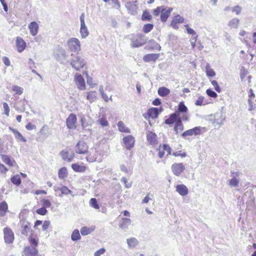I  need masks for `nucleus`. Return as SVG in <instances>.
Wrapping results in <instances>:
<instances>
[{
    "label": "nucleus",
    "mask_w": 256,
    "mask_h": 256,
    "mask_svg": "<svg viewBox=\"0 0 256 256\" xmlns=\"http://www.w3.org/2000/svg\"><path fill=\"white\" fill-rule=\"evenodd\" d=\"M71 56L72 58L70 60V64L76 70H80L86 64V61L82 56L78 54H72Z\"/></svg>",
    "instance_id": "nucleus-1"
},
{
    "label": "nucleus",
    "mask_w": 256,
    "mask_h": 256,
    "mask_svg": "<svg viewBox=\"0 0 256 256\" xmlns=\"http://www.w3.org/2000/svg\"><path fill=\"white\" fill-rule=\"evenodd\" d=\"M67 44L69 50L72 52H78L80 50V42L76 38H72L69 39Z\"/></svg>",
    "instance_id": "nucleus-2"
},
{
    "label": "nucleus",
    "mask_w": 256,
    "mask_h": 256,
    "mask_svg": "<svg viewBox=\"0 0 256 256\" xmlns=\"http://www.w3.org/2000/svg\"><path fill=\"white\" fill-rule=\"evenodd\" d=\"M54 57L60 64L64 63L67 58L65 50L58 46L54 53Z\"/></svg>",
    "instance_id": "nucleus-3"
},
{
    "label": "nucleus",
    "mask_w": 256,
    "mask_h": 256,
    "mask_svg": "<svg viewBox=\"0 0 256 256\" xmlns=\"http://www.w3.org/2000/svg\"><path fill=\"white\" fill-rule=\"evenodd\" d=\"M80 34L82 38H86L89 33L84 22V14L82 13L80 16Z\"/></svg>",
    "instance_id": "nucleus-4"
},
{
    "label": "nucleus",
    "mask_w": 256,
    "mask_h": 256,
    "mask_svg": "<svg viewBox=\"0 0 256 256\" xmlns=\"http://www.w3.org/2000/svg\"><path fill=\"white\" fill-rule=\"evenodd\" d=\"M4 242L6 244H12L14 240V234L12 230L8 228H5L3 230Z\"/></svg>",
    "instance_id": "nucleus-5"
},
{
    "label": "nucleus",
    "mask_w": 256,
    "mask_h": 256,
    "mask_svg": "<svg viewBox=\"0 0 256 256\" xmlns=\"http://www.w3.org/2000/svg\"><path fill=\"white\" fill-rule=\"evenodd\" d=\"M75 152L79 154H86L88 152V146L84 141L78 142L75 146Z\"/></svg>",
    "instance_id": "nucleus-6"
},
{
    "label": "nucleus",
    "mask_w": 256,
    "mask_h": 256,
    "mask_svg": "<svg viewBox=\"0 0 256 256\" xmlns=\"http://www.w3.org/2000/svg\"><path fill=\"white\" fill-rule=\"evenodd\" d=\"M202 128L200 126H196L193 128L188 130L184 132L182 134V136L184 138H186V136H192L200 134L202 132Z\"/></svg>",
    "instance_id": "nucleus-7"
},
{
    "label": "nucleus",
    "mask_w": 256,
    "mask_h": 256,
    "mask_svg": "<svg viewBox=\"0 0 256 256\" xmlns=\"http://www.w3.org/2000/svg\"><path fill=\"white\" fill-rule=\"evenodd\" d=\"M20 225L22 234L26 236L30 230V223L27 220L22 219L20 220Z\"/></svg>",
    "instance_id": "nucleus-8"
},
{
    "label": "nucleus",
    "mask_w": 256,
    "mask_h": 256,
    "mask_svg": "<svg viewBox=\"0 0 256 256\" xmlns=\"http://www.w3.org/2000/svg\"><path fill=\"white\" fill-rule=\"evenodd\" d=\"M172 170L174 175L179 176L185 170V167L182 163H174L172 166Z\"/></svg>",
    "instance_id": "nucleus-9"
},
{
    "label": "nucleus",
    "mask_w": 256,
    "mask_h": 256,
    "mask_svg": "<svg viewBox=\"0 0 256 256\" xmlns=\"http://www.w3.org/2000/svg\"><path fill=\"white\" fill-rule=\"evenodd\" d=\"M76 116L74 114H70L66 118V126L69 129L76 128Z\"/></svg>",
    "instance_id": "nucleus-10"
},
{
    "label": "nucleus",
    "mask_w": 256,
    "mask_h": 256,
    "mask_svg": "<svg viewBox=\"0 0 256 256\" xmlns=\"http://www.w3.org/2000/svg\"><path fill=\"white\" fill-rule=\"evenodd\" d=\"M76 85L80 90H84L86 88L85 81L82 76L76 74L74 76Z\"/></svg>",
    "instance_id": "nucleus-11"
},
{
    "label": "nucleus",
    "mask_w": 256,
    "mask_h": 256,
    "mask_svg": "<svg viewBox=\"0 0 256 256\" xmlns=\"http://www.w3.org/2000/svg\"><path fill=\"white\" fill-rule=\"evenodd\" d=\"M38 254V250L36 248L26 246L24 248L22 256H36Z\"/></svg>",
    "instance_id": "nucleus-12"
},
{
    "label": "nucleus",
    "mask_w": 256,
    "mask_h": 256,
    "mask_svg": "<svg viewBox=\"0 0 256 256\" xmlns=\"http://www.w3.org/2000/svg\"><path fill=\"white\" fill-rule=\"evenodd\" d=\"M123 142L126 148L130 150L134 147L135 140L132 136L129 135L123 138Z\"/></svg>",
    "instance_id": "nucleus-13"
},
{
    "label": "nucleus",
    "mask_w": 256,
    "mask_h": 256,
    "mask_svg": "<svg viewBox=\"0 0 256 256\" xmlns=\"http://www.w3.org/2000/svg\"><path fill=\"white\" fill-rule=\"evenodd\" d=\"M172 8H164L160 14L162 22H165L169 17Z\"/></svg>",
    "instance_id": "nucleus-14"
},
{
    "label": "nucleus",
    "mask_w": 256,
    "mask_h": 256,
    "mask_svg": "<svg viewBox=\"0 0 256 256\" xmlns=\"http://www.w3.org/2000/svg\"><path fill=\"white\" fill-rule=\"evenodd\" d=\"M16 46L18 48V51L19 52H22L26 48V43L22 38L17 37L16 40Z\"/></svg>",
    "instance_id": "nucleus-15"
},
{
    "label": "nucleus",
    "mask_w": 256,
    "mask_h": 256,
    "mask_svg": "<svg viewBox=\"0 0 256 256\" xmlns=\"http://www.w3.org/2000/svg\"><path fill=\"white\" fill-rule=\"evenodd\" d=\"M160 57L159 54H146L143 57V60L144 62H156Z\"/></svg>",
    "instance_id": "nucleus-16"
},
{
    "label": "nucleus",
    "mask_w": 256,
    "mask_h": 256,
    "mask_svg": "<svg viewBox=\"0 0 256 256\" xmlns=\"http://www.w3.org/2000/svg\"><path fill=\"white\" fill-rule=\"evenodd\" d=\"M176 188V191L182 196H185L188 194V188L184 184H178Z\"/></svg>",
    "instance_id": "nucleus-17"
},
{
    "label": "nucleus",
    "mask_w": 256,
    "mask_h": 256,
    "mask_svg": "<svg viewBox=\"0 0 256 256\" xmlns=\"http://www.w3.org/2000/svg\"><path fill=\"white\" fill-rule=\"evenodd\" d=\"M131 222L132 220L130 218H122V222L119 224V226L124 231H126Z\"/></svg>",
    "instance_id": "nucleus-18"
},
{
    "label": "nucleus",
    "mask_w": 256,
    "mask_h": 256,
    "mask_svg": "<svg viewBox=\"0 0 256 256\" xmlns=\"http://www.w3.org/2000/svg\"><path fill=\"white\" fill-rule=\"evenodd\" d=\"M30 33L33 36H35L38 32V26L36 22H32L28 26Z\"/></svg>",
    "instance_id": "nucleus-19"
},
{
    "label": "nucleus",
    "mask_w": 256,
    "mask_h": 256,
    "mask_svg": "<svg viewBox=\"0 0 256 256\" xmlns=\"http://www.w3.org/2000/svg\"><path fill=\"white\" fill-rule=\"evenodd\" d=\"M147 140L151 145H154L156 144L157 136L154 132H149L146 134Z\"/></svg>",
    "instance_id": "nucleus-20"
},
{
    "label": "nucleus",
    "mask_w": 256,
    "mask_h": 256,
    "mask_svg": "<svg viewBox=\"0 0 256 256\" xmlns=\"http://www.w3.org/2000/svg\"><path fill=\"white\" fill-rule=\"evenodd\" d=\"M178 120H180V118L178 117V114L176 112H174L172 114L169 118L165 120L164 122L166 124H171L174 122L176 123Z\"/></svg>",
    "instance_id": "nucleus-21"
},
{
    "label": "nucleus",
    "mask_w": 256,
    "mask_h": 256,
    "mask_svg": "<svg viewBox=\"0 0 256 256\" xmlns=\"http://www.w3.org/2000/svg\"><path fill=\"white\" fill-rule=\"evenodd\" d=\"M138 2L137 0L134 2H129L126 4V8L131 12L132 14H134L138 9V6L136 3Z\"/></svg>",
    "instance_id": "nucleus-22"
},
{
    "label": "nucleus",
    "mask_w": 256,
    "mask_h": 256,
    "mask_svg": "<svg viewBox=\"0 0 256 256\" xmlns=\"http://www.w3.org/2000/svg\"><path fill=\"white\" fill-rule=\"evenodd\" d=\"M160 112L159 111L158 108H152L149 109L148 112V114L150 116V117L152 118H155L158 116Z\"/></svg>",
    "instance_id": "nucleus-23"
},
{
    "label": "nucleus",
    "mask_w": 256,
    "mask_h": 256,
    "mask_svg": "<svg viewBox=\"0 0 256 256\" xmlns=\"http://www.w3.org/2000/svg\"><path fill=\"white\" fill-rule=\"evenodd\" d=\"M8 210V206L4 201L0 203V216H5L6 212Z\"/></svg>",
    "instance_id": "nucleus-24"
},
{
    "label": "nucleus",
    "mask_w": 256,
    "mask_h": 256,
    "mask_svg": "<svg viewBox=\"0 0 256 256\" xmlns=\"http://www.w3.org/2000/svg\"><path fill=\"white\" fill-rule=\"evenodd\" d=\"M86 160L90 162H92L97 161L99 162H101L102 160V156L98 157L97 154H95L94 156L92 154H89L86 157Z\"/></svg>",
    "instance_id": "nucleus-25"
},
{
    "label": "nucleus",
    "mask_w": 256,
    "mask_h": 256,
    "mask_svg": "<svg viewBox=\"0 0 256 256\" xmlns=\"http://www.w3.org/2000/svg\"><path fill=\"white\" fill-rule=\"evenodd\" d=\"M158 94L162 97L166 96L170 93V90L166 87H160L158 90Z\"/></svg>",
    "instance_id": "nucleus-26"
},
{
    "label": "nucleus",
    "mask_w": 256,
    "mask_h": 256,
    "mask_svg": "<svg viewBox=\"0 0 256 256\" xmlns=\"http://www.w3.org/2000/svg\"><path fill=\"white\" fill-rule=\"evenodd\" d=\"M240 24V20L237 18L232 19L228 23V26L231 28H237Z\"/></svg>",
    "instance_id": "nucleus-27"
},
{
    "label": "nucleus",
    "mask_w": 256,
    "mask_h": 256,
    "mask_svg": "<svg viewBox=\"0 0 256 256\" xmlns=\"http://www.w3.org/2000/svg\"><path fill=\"white\" fill-rule=\"evenodd\" d=\"M224 120V118L222 113L216 114L214 116V122L219 125H222Z\"/></svg>",
    "instance_id": "nucleus-28"
},
{
    "label": "nucleus",
    "mask_w": 256,
    "mask_h": 256,
    "mask_svg": "<svg viewBox=\"0 0 256 256\" xmlns=\"http://www.w3.org/2000/svg\"><path fill=\"white\" fill-rule=\"evenodd\" d=\"M58 178L60 179H63L67 177L68 172L67 169L66 167H62L58 170Z\"/></svg>",
    "instance_id": "nucleus-29"
},
{
    "label": "nucleus",
    "mask_w": 256,
    "mask_h": 256,
    "mask_svg": "<svg viewBox=\"0 0 256 256\" xmlns=\"http://www.w3.org/2000/svg\"><path fill=\"white\" fill-rule=\"evenodd\" d=\"M73 170L76 172H84L86 170V166H80L77 164H73L72 165Z\"/></svg>",
    "instance_id": "nucleus-30"
},
{
    "label": "nucleus",
    "mask_w": 256,
    "mask_h": 256,
    "mask_svg": "<svg viewBox=\"0 0 256 256\" xmlns=\"http://www.w3.org/2000/svg\"><path fill=\"white\" fill-rule=\"evenodd\" d=\"M141 40L142 42L137 39L132 40L131 44L132 46L134 48H138L142 46L146 42V40L142 39Z\"/></svg>",
    "instance_id": "nucleus-31"
},
{
    "label": "nucleus",
    "mask_w": 256,
    "mask_h": 256,
    "mask_svg": "<svg viewBox=\"0 0 256 256\" xmlns=\"http://www.w3.org/2000/svg\"><path fill=\"white\" fill-rule=\"evenodd\" d=\"M206 72L208 76L213 77L216 76V72L214 70L210 67L209 64H207L206 66Z\"/></svg>",
    "instance_id": "nucleus-32"
},
{
    "label": "nucleus",
    "mask_w": 256,
    "mask_h": 256,
    "mask_svg": "<svg viewBox=\"0 0 256 256\" xmlns=\"http://www.w3.org/2000/svg\"><path fill=\"white\" fill-rule=\"evenodd\" d=\"M174 130L176 132V134H178V130H180V131H182L184 130V126L182 124L181 120H178V121L176 122L175 124V126L174 127Z\"/></svg>",
    "instance_id": "nucleus-33"
},
{
    "label": "nucleus",
    "mask_w": 256,
    "mask_h": 256,
    "mask_svg": "<svg viewBox=\"0 0 256 256\" xmlns=\"http://www.w3.org/2000/svg\"><path fill=\"white\" fill-rule=\"evenodd\" d=\"M81 236L80 234L79 230L78 229H75L72 232L71 235V239L73 241H76L80 240Z\"/></svg>",
    "instance_id": "nucleus-34"
},
{
    "label": "nucleus",
    "mask_w": 256,
    "mask_h": 256,
    "mask_svg": "<svg viewBox=\"0 0 256 256\" xmlns=\"http://www.w3.org/2000/svg\"><path fill=\"white\" fill-rule=\"evenodd\" d=\"M60 155L61 157L62 158V160H67L68 162H70L72 161L73 156L72 157H68V151L65 150H62L60 152Z\"/></svg>",
    "instance_id": "nucleus-35"
},
{
    "label": "nucleus",
    "mask_w": 256,
    "mask_h": 256,
    "mask_svg": "<svg viewBox=\"0 0 256 256\" xmlns=\"http://www.w3.org/2000/svg\"><path fill=\"white\" fill-rule=\"evenodd\" d=\"M127 243L130 248H134L138 244V241L136 238H132L127 239Z\"/></svg>",
    "instance_id": "nucleus-36"
},
{
    "label": "nucleus",
    "mask_w": 256,
    "mask_h": 256,
    "mask_svg": "<svg viewBox=\"0 0 256 256\" xmlns=\"http://www.w3.org/2000/svg\"><path fill=\"white\" fill-rule=\"evenodd\" d=\"M96 92H87L86 99L90 102H94L96 99Z\"/></svg>",
    "instance_id": "nucleus-37"
},
{
    "label": "nucleus",
    "mask_w": 256,
    "mask_h": 256,
    "mask_svg": "<svg viewBox=\"0 0 256 256\" xmlns=\"http://www.w3.org/2000/svg\"><path fill=\"white\" fill-rule=\"evenodd\" d=\"M239 180L235 176H234L231 180H228V184L231 187H237L238 186Z\"/></svg>",
    "instance_id": "nucleus-38"
},
{
    "label": "nucleus",
    "mask_w": 256,
    "mask_h": 256,
    "mask_svg": "<svg viewBox=\"0 0 256 256\" xmlns=\"http://www.w3.org/2000/svg\"><path fill=\"white\" fill-rule=\"evenodd\" d=\"M149 43H150L152 44V46L150 47V49L156 50L158 51L160 50L161 46L154 40H149Z\"/></svg>",
    "instance_id": "nucleus-39"
},
{
    "label": "nucleus",
    "mask_w": 256,
    "mask_h": 256,
    "mask_svg": "<svg viewBox=\"0 0 256 256\" xmlns=\"http://www.w3.org/2000/svg\"><path fill=\"white\" fill-rule=\"evenodd\" d=\"M60 192L61 193L60 194H58V196H62V195L66 194L68 195V194H71L72 192L71 190H69L68 187L66 186H62L60 188Z\"/></svg>",
    "instance_id": "nucleus-40"
},
{
    "label": "nucleus",
    "mask_w": 256,
    "mask_h": 256,
    "mask_svg": "<svg viewBox=\"0 0 256 256\" xmlns=\"http://www.w3.org/2000/svg\"><path fill=\"white\" fill-rule=\"evenodd\" d=\"M152 19V16L150 12L146 10L144 11L142 16V20L150 21Z\"/></svg>",
    "instance_id": "nucleus-41"
},
{
    "label": "nucleus",
    "mask_w": 256,
    "mask_h": 256,
    "mask_svg": "<svg viewBox=\"0 0 256 256\" xmlns=\"http://www.w3.org/2000/svg\"><path fill=\"white\" fill-rule=\"evenodd\" d=\"M178 111L180 113H185L187 112L188 108L184 105V102H182L179 104Z\"/></svg>",
    "instance_id": "nucleus-42"
},
{
    "label": "nucleus",
    "mask_w": 256,
    "mask_h": 256,
    "mask_svg": "<svg viewBox=\"0 0 256 256\" xmlns=\"http://www.w3.org/2000/svg\"><path fill=\"white\" fill-rule=\"evenodd\" d=\"M10 180L16 186H19L21 184V179L18 175L13 176Z\"/></svg>",
    "instance_id": "nucleus-43"
},
{
    "label": "nucleus",
    "mask_w": 256,
    "mask_h": 256,
    "mask_svg": "<svg viewBox=\"0 0 256 256\" xmlns=\"http://www.w3.org/2000/svg\"><path fill=\"white\" fill-rule=\"evenodd\" d=\"M118 126L120 131L122 132H130L129 129L126 127L125 125L122 122H119L118 124Z\"/></svg>",
    "instance_id": "nucleus-44"
},
{
    "label": "nucleus",
    "mask_w": 256,
    "mask_h": 256,
    "mask_svg": "<svg viewBox=\"0 0 256 256\" xmlns=\"http://www.w3.org/2000/svg\"><path fill=\"white\" fill-rule=\"evenodd\" d=\"M2 159L5 164L9 166H12V163L10 161V158L8 156L5 154H1Z\"/></svg>",
    "instance_id": "nucleus-45"
},
{
    "label": "nucleus",
    "mask_w": 256,
    "mask_h": 256,
    "mask_svg": "<svg viewBox=\"0 0 256 256\" xmlns=\"http://www.w3.org/2000/svg\"><path fill=\"white\" fill-rule=\"evenodd\" d=\"M90 206L95 209H99L100 206L98 204L97 200L95 198H92L90 200Z\"/></svg>",
    "instance_id": "nucleus-46"
},
{
    "label": "nucleus",
    "mask_w": 256,
    "mask_h": 256,
    "mask_svg": "<svg viewBox=\"0 0 256 256\" xmlns=\"http://www.w3.org/2000/svg\"><path fill=\"white\" fill-rule=\"evenodd\" d=\"M153 28H154L153 24H146L144 26L143 31L144 32V33H148L150 32L151 30H152Z\"/></svg>",
    "instance_id": "nucleus-47"
},
{
    "label": "nucleus",
    "mask_w": 256,
    "mask_h": 256,
    "mask_svg": "<svg viewBox=\"0 0 256 256\" xmlns=\"http://www.w3.org/2000/svg\"><path fill=\"white\" fill-rule=\"evenodd\" d=\"M16 138L18 140H22L24 142H26V140L22 136V134L18 131H15L14 134Z\"/></svg>",
    "instance_id": "nucleus-48"
},
{
    "label": "nucleus",
    "mask_w": 256,
    "mask_h": 256,
    "mask_svg": "<svg viewBox=\"0 0 256 256\" xmlns=\"http://www.w3.org/2000/svg\"><path fill=\"white\" fill-rule=\"evenodd\" d=\"M12 90L16 92V94H18V95H20L23 92V88L22 87L14 86L12 88Z\"/></svg>",
    "instance_id": "nucleus-49"
},
{
    "label": "nucleus",
    "mask_w": 256,
    "mask_h": 256,
    "mask_svg": "<svg viewBox=\"0 0 256 256\" xmlns=\"http://www.w3.org/2000/svg\"><path fill=\"white\" fill-rule=\"evenodd\" d=\"M98 122L102 126H108V122L106 120L105 116H103L100 120H98Z\"/></svg>",
    "instance_id": "nucleus-50"
},
{
    "label": "nucleus",
    "mask_w": 256,
    "mask_h": 256,
    "mask_svg": "<svg viewBox=\"0 0 256 256\" xmlns=\"http://www.w3.org/2000/svg\"><path fill=\"white\" fill-rule=\"evenodd\" d=\"M80 232L82 236H86L90 233V230L89 228L83 226L81 228Z\"/></svg>",
    "instance_id": "nucleus-51"
},
{
    "label": "nucleus",
    "mask_w": 256,
    "mask_h": 256,
    "mask_svg": "<svg viewBox=\"0 0 256 256\" xmlns=\"http://www.w3.org/2000/svg\"><path fill=\"white\" fill-rule=\"evenodd\" d=\"M206 94L210 97L216 98L218 96L216 93L212 89H208L206 90Z\"/></svg>",
    "instance_id": "nucleus-52"
},
{
    "label": "nucleus",
    "mask_w": 256,
    "mask_h": 256,
    "mask_svg": "<svg viewBox=\"0 0 256 256\" xmlns=\"http://www.w3.org/2000/svg\"><path fill=\"white\" fill-rule=\"evenodd\" d=\"M164 6H158L156 9L154 10V14L156 16H158L160 13L162 12Z\"/></svg>",
    "instance_id": "nucleus-53"
},
{
    "label": "nucleus",
    "mask_w": 256,
    "mask_h": 256,
    "mask_svg": "<svg viewBox=\"0 0 256 256\" xmlns=\"http://www.w3.org/2000/svg\"><path fill=\"white\" fill-rule=\"evenodd\" d=\"M36 212L38 214L44 216L46 214L48 210H46V208L42 206V208L38 209L36 210Z\"/></svg>",
    "instance_id": "nucleus-54"
},
{
    "label": "nucleus",
    "mask_w": 256,
    "mask_h": 256,
    "mask_svg": "<svg viewBox=\"0 0 256 256\" xmlns=\"http://www.w3.org/2000/svg\"><path fill=\"white\" fill-rule=\"evenodd\" d=\"M162 150H164V152L166 151L167 152V154H166L167 156L170 154L171 148L168 144H164L162 146Z\"/></svg>",
    "instance_id": "nucleus-55"
},
{
    "label": "nucleus",
    "mask_w": 256,
    "mask_h": 256,
    "mask_svg": "<svg viewBox=\"0 0 256 256\" xmlns=\"http://www.w3.org/2000/svg\"><path fill=\"white\" fill-rule=\"evenodd\" d=\"M242 10V7L239 5H237L232 8V11L236 12L237 15H238L240 14Z\"/></svg>",
    "instance_id": "nucleus-56"
},
{
    "label": "nucleus",
    "mask_w": 256,
    "mask_h": 256,
    "mask_svg": "<svg viewBox=\"0 0 256 256\" xmlns=\"http://www.w3.org/2000/svg\"><path fill=\"white\" fill-rule=\"evenodd\" d=\"M41 202H42V206L45 208H48L51 206L50 202L48 200L43 199V200H42Z\"/></svg>",
    "instance_id": "nucleus-57"
},
{
    "label": "nucleus",
    "mask_w": 256,
    "mask_h": 256,
    "mask_svg": "<svg viewBox=\"0 0 256 256\" xmlns=\"http://www.w3.org/2000/svg\"><path fill=\"white\" fill-rule=\"evenodd\" d=\"M176 24L177 23H182L184 21V18L181 16L180 15L178 14L173 20Z\"/></svg>",
    "instance_id": "nucleus-58"
},
{
    "label": "nucleus",
    "mask_w": 256,
    "mask_h": 256,
    "mask_svg": "<svg viewBox=\"0 0 256 256\" xmlns=\"http://www.w3.org/2000/svg\"><path fill=\"white\" fill-rule=\"evenodd\" d=\"M211 84L213 86H214V89L217 92H220V88L218 86V84L216 80H212L211 82Z\"/></svg>",
    "instance_id": "nucleus-59"
},
{
    "label": "nucleus",
    "mask_w": 256,
    "mask_h": 256,
    "mask_svg": "<svg viewBox=\"0 0 256 256\" xmlns=\"http://www.w3.org/2000/svg\"><path fill=\"white\" fill-rule=\"evenodd\" d=\"M3 108L4 111V114L7 116H9L10 113V108L8 106V104L6 102L3 103Z\"/></svg>",
    "instance_id": "nucleus-60"
},
{
    "label": "nucleus",
    "mask_w": 256,
    "mask_h": 256,
    "mask_svg": "<svg viewBox=\"0 0 256 256\" xmlns=\"http://www.w3.org/2000/svg\"><path fill=\"white\" fill-rule=\"evenodd\" d=\"M50 224V222L49 220H45L44 221L42 226V230L43 231L46 230Z\"/></svg>",
    "instance_id": "nucleus-61"
},
{
    "label": "nucleus",
    "mask_w": 256,
    "mask_h": 256,
    "mask_svg": "<svg viewBox=\"0 0 256 256\" xmlns=\"http://www.w3.org/2000/svg\"><path fill=\"white\" fill-rule=\"evenodd\" d=\"M106 250L104 248H102L99 250L96 251L94 254V256H100L101 254H104Z\"/></svg>",
    "instance_id": "nucleus-62"
},
{
    "label": "nucleus",
    "mask_w": 256,
    "mask_h": 256,
    "mask_svg": "<svg viewBox=\"0 0 256 256\" xmlns=\"http://www.w3.org/2000/svg\"><path fill=\"white\" fill-rule=\"evenodd\" d=\"M204 101V97L199 96L198 99L196 100L195 104L196 106H202Z\"/></svg>",
    "instance_id": "nucleus-63"
},
{
    "label": "nucleus",
    "mask_w": 256,
    "mask_h": 256,
    "mask_svg": "<svg viewBox=\"0 0 256 256\" xmlns=\"http://www.w3.org/2000/svg\"><path fill=\"white\" fill-rule=\"evenodd\" d=\"M114 4V8L118 10L120 8V4L118 0H112Z\"/></svg>",
    "instance_id": "nucleus-64"
}]
</instances>
